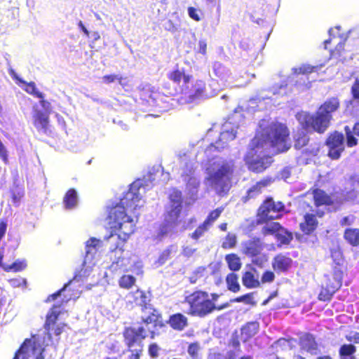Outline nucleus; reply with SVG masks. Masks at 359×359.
Segmentation results:
<instances>
[{
	"mask_svg": "<svg viewBox=\"0 0 359 359\" xmlns=\"http://www.w3.org/2000/svg\"><path fill=\"white\" fill-rule=\"evenodd\" d=\"M340 105L339 98L332 97L320 104L314 114L304 112L298 114L297 118L304 129L323 134L331 125L332 114L339 109Z\"/></svg>",
	"mask_w": 359,
	"mask_h": 359,
	"instance_id": "f03ea898",
	"label": "nucleus"
},
{
	"mask_svg": "<svg viewBox=\"0 0 359 359\" xmlns=\"http://www.w3.org/2000/svg\"><path fill=\"white\" fill-rule=\"evenodd\" d=\"M225 260L229 269L232 271H238L241 269L242 264L240 257L235 253H230L225 256Z\"/></svg>",
	"mask_w": 359,
	"mask_h": 359,
	"instance_id": "473e14b6",
	"label": "nucleus"
},
{
	"mask_svg": "<svg viewBox=\"0 0 359 359\" xmlns=\"http://www.w3.org/2000/svg\"><path fill=\"white\" fill-rule=\"evenodd\" d=\"M63 203L66 209H72L77 204V193L75 189H69L63 198Z\"/></svg>",
	"mask_w": 359,
	"mask_h": 359,
	"instance_id": "2f4dec72",
	"label": "nucleus"
},
{
	"mask_svg": "<svg viewBox=\"0 0 359 359\" xmlns=\"http://www.w3.org/2000/svg\"><path fill=\"white\" fill-rule=\"evenodd\" d=\"M22 83H23L25 86L24 88V90L29 94L32 95L38 98H43V94L36 90V85L34 82H25L24 81H20Z\"/></svg>",
	"mask_w": 359,
	"mask_h": 359,
	"instance_id": "a18cd8bd",
	"label": "nucleus"
},
{
	"mask_svg": "<svg viewBox=\"0 0 359 359\" xmlns=\"http://www.w3.org/2000/svg\"><path fill=\"white\" fill-rule=\"evenodd\" d=\"M248 166L250 170L255 173H261L268 168L262 158L248 161Z\"/></svg>",
	"mask_w": 359,
	"mask_h": 359,
	"instance_id": "e433bc0d",
	"label": "nucleus"
},
{
	"mask_svg": "<svg viewBox=\"0 0 359 359\" xmlns=\"http://www.w3.org/2000/svg\"><path fill=\"white\" fill-rule=\"evenodd\" d=\"M344 131L347 147H353L358 145V140L355 136L359 137V120L353 124L352 130L349 126H346L344 127Z\"/></svg>",
	"mask_w": 359,
	"mask_h": 359,
	"instance_id": "b1692460",
	"label": "nucleus"
},
{
	"mask_svg": "<svg viewBox=\"0 0 359 359\" xmlns=\"http://www.w3.org/2000/svg\"><path fill=\"white\" fill-rule=\"evenodd\" d=\"M236 236L233 233H228L222 243V248L224 249H231L236 247Z\"/></svg>",
	"mask_w": 359,
	"mask_h": 359,
	"instance_id": "c03bdc74",
	"label": "nucleus"
},
{
	"mask_svg": "<svg viewBox=\"0 0 359 359\" xmlns=\"http://www.w3.org/2000/svg\"><path fill=\"white\" fill-rule=\"evenodd\" d=\"M308 130L309 129H304L302 126L301 128L297 129V131L294 132L293 139L295 149H300L309 144L310 138L306 131Z\"/></svg>",
	"mask_w": 359,
	"mask_h": 359,
	"instance_id": "393cba45",
	"label": "nucleus"
},
{
	"mask_svg": "<svg viewBox=\"0 0 359 359\" xmlns=\"http://www.w3.org/2000/svg\"><path fill=\"white\" fill-rule=\"evenodd\" d=\"M325 144L327 147V156L332 160L339 159L345 149L343 133L337 130L329 133Z\"/></svg>",
	"mask_w": 359,
	"mask_h": 359,
	"instance_id": "9d476101",
	"label": "nucleus"
},
{
	"mask_svg": "<svg viewBox=\"0 0 359 359\" xmlns=\"http://www.w3.org/2000/svg\"><path fill=\"white\" fill-rule=\"evenodd\" d=\"M141 313L140 325H143L146 328L147 326L151 325L153 330H149V336L151 339H154L156 336L154 330L161 329L165 325L161 311L149 304L142 307Z\"/></svg>",
	"mask_w": 359,
	"mask_h": 359,
	"instance_id": "0eeeda50",
	"label": "nucleus"
},
{
	"mask_svg": "<svg viewBox=\"0 0 359 359\" xmlns=\"http://www.w3.org/2000/svg\"><path fill=\"white\" fill-rule=\"evenodd\" d=\"M300 349L311 355H317L320 353V345L316 341V337L310 332H304L299 337Z\"/></svg>",
	"mask_w": 359,
	"mask_h": 359,
	"instance_id": "ddd939ff",
	"label": "nucleus"
},
{
	"mask_svg": "<svg viewBox=\"0 0 359 359\" xmlns=\"http://www.w3.org/2000/svg\"><path fill=\"white\" fill-rule=\"evenodd\" d=\"M33 124L39 130L46 132L48 129L49 114L41 110H37L33 115Z\"/></svg>",
	"mask_w": 359,
	"mask_h": 359,
	"instance_id": "4be33fe9",
	"label": "nucleus"
},
{
	"mask_svg": "<svg viewBox=\"0 0 359 359\" xmlns=\"http://www.w3.org/2000/svg\"><path fill=\"white\" fill-rule=\"evenodd\" d=\"M160 348L156 343H151L148 347V353L152 358H156L159 353Z\"/></svg>",
	"mask_w": 359,
	"mask_h": 359,
	"instance_id": "052dcab7",
	"label": "nucleus"
},
{
	"mask_svg": "<svg viewBox=\"0 0 359 359\" xmlns=\"http://www.w3.org/2000/svg\"><path fill=\"white\" fill-rule=\"evenodd\" d=\"M285 209L284 204L278 201L276 202L271 197L267 198L260 205L257 210V216L263 221L268 222L278 218L277 215L272 214H278Z\"/></svg>",
	"mask_w": 359,
	"mask_h": 359,
	"instance_id": "9b49d317",
	"label": "nucleus"
},
{
	"mask_svg": "<svg viewBox=\"0 0 359 359\" xmlns=\"http://www.w3.org/2000/svg\"><path fill=\"white\" fill-rule=\"evenodd\" d=\"M148 336L147 330L143 325L137 327H126L123 331V337L128 351L130 353L128 359H140L144 348L142 341Z\"/></svg>",
	"mask_w": 359,
	"mask_h": 359,
	"instance_id": "423d86ee",
	"label": "nucleus"
},
{
	"mask_svg": "<svg viewBox=\"0 0 359 359\" xmlns=\"http://www.w3.org/2000/svg\"><path fill=\"white\" fill-rule=\"evenodd\" d=\"M180 26V20L178 17H175L172 19H168L164 25L165 30L170 32H175L178 30Z\"/></svg>",
	"mask_w": 359,
	"mask_h": 359,
	"instance_id": "49530a36",
	"label": "nucleus"
},
{
	"mask_svg": "<svg viewBox=\"0 0 359 359\" xmlns=\"http://www.w3.org/2000/svg\"><path fill=\"white\" fill-rule=\"evenodd\" d=\"M275 237L283 245L290 244L293 239L292 233L285 229L280 224V229L276 233Z\"/></svg>",
	"mask_w": 359,
	"mask_h": 359,
	"instance_id": "72a5a7b5",
	"label": "nucleus"
},
{
	"mask_svg": "<svg viewBox=\"0 0 359 359\" xmlns=\"http://www.w3.org/2000/svg\"><path fill=\"white\" fill-rule=\"evenodd\" d=\"M169 199L172 205H182V192L178 190L173 191L170 194Z\"/></svg>",
	"mask_w": 359,
	"mask_h": 359,
	"instance_id": "5fc2aeb1",
	"label": "nucleus"
},
{
	"mask_svg": "<svg viewBox=\"0 0 359 359\" xmlns=\"http://www.w3.org/2000/svg\"><path fill=\"white\" fill-rule=\"evenodd\" d=\"M136 283V278L132 275L124 274L118 280V285L121 288L129 290L132 288Z\"/></svg>",
	"mask_w": 359,
	"mask_h": 359,
	"instance_id": "4c0bfd02",
	"label": "nucleus"
},
{
	"mask_svg": "<svg viewBox=\"0 0 359 359\" xmlns=\"http://www.w3.org/2000/svg\"><path fill=\"white\" fill-rule=\"evenodd\" d=\"M273 182V179L271 177H264L252 185L246 192L243 197V201L246 202L250 199L255 198L259 196L263 190L270 186Z\"/></svg>",
	"mask_w": 359,
	"mask_h": 359,
	"instance_id": "6ab92c4d",
	"label": "nucleus"
},
{
	"mask_svg": "<svg viewBox=\"0 0 359 359\" xmlns=\"http://www.w3.org/2000/svg\"><path fill=\"white\" fill-rule=\"evenodd\" d=\"M72 280H69L67 283H66L63 287H62L61 289H60L59 290L56 291L55 293L52 294H50L46 300V302H50V301H53L55 299H56V298L60 296L62 292H66L67 290H70V287H69V285L71 284Z\"/></svg>",
	"mask_w": 359,
	"mask_h": 359,
	"instance_id": "6e6d98bb",
	"label": "nucleus"
},
{
	"mask_svg": "<svg viewBox=\"0 0 359 359\" xmlns=\"http://www.w3.org/2000/svg\"><path fill=\"white\" fill-rule=\"evenodd\" d=\"M106 246H107L109 250L107 256L111 261V264L109 267V270L112 273L127 271V267L130 264V259L123 256L125 245L106 243Z\"/></svg>",
	"mask_w": 359,
	"mask_h": 359,
	"instance_id": "6e6552de",
	"label": "nucleus"
},
{
	"mask_svg": "<svg viewBox=\"0 0 359 359\" xmlns=\"http://www.w3.org/2000/svg\"><path fill=\"white\" fill-rule=\"evenodd\" d=\"M316 67L309 65H303L299 68H296L294 69V73L296 74H310L315 72Z\"/></svg>",
	"mask_w": 359,
	"mask_h": 359,
	"instance_id": "864d4df0",
	"label": "nucleus"
},
{
	"mask_svg": "<svg viewBox=\"0 0 359 359\" xmlns=\"http://www.w3.org/2000/svg\"><path fill=\"white\" fill-rule=\"evenodd\" d=\"M141 196L140 188L131 186L124 193L118 203L111 206L108 211V224L111 229V233L104 237L106 243L125 245L130 236L135 232V222L128 216L127 210H135L138 208Z\"/></svg>",
	"mask_w": 359,
	"mask_h": 359,
	"instance_id": "f257e3e1",
	"label": "nucleus"
},
{
	"mask_svg": "<svg viewBox=\"0 0 359 359\" xmlns=\"http://www.w3.org/2000/svg\"><path fill=\"white\" fill-rule=\"evenodd\" d=\"M263 248V243L259 237L255 236L242 243V252L248 257H257L260 255Z\"/></svg>",
	"mask_w": 359,
	"mask_h": 359,
	"instance_id": "a211bd4d",
	"label": "nucleus"
},
{
	"mask_svg": "<svg viewBox=\"0 0 359 359\" xmlns=\"http://www.w3.org/2000/svg\"><path fill=\"white\" fill-rule=\"evenodd\" d=\"M275 279V274L271 271H265L262 276L261 282L262 283H271Z\"/></svg>",
	"mask_w": 359,
	"mask_h": 359,
	"instance_id": "680f3d73",
	"label": "nucleus"
},
{
	"mask_svg": "<svg viewBox=\"0 0 359 359\" xmlns=\"http://www.w3.org/2000/svg\"><path fill=\"white\" fill-rule=\"evenodd\" d=\"M232 172V169L228 164L222 165L211 175V180L212 184L215 187H219L221 189H223L226 182H230Z\"/></svg>",
	"mask_w": 359,
	"mask_h": 359,
	"instance_id": "4468645a",
	"label": "nucleus"
},
{
	"mask_svg": "<svg viewBox=\"0 0 359 359\" xmlns=\"http://www.w3.org/2000/svg\"><path fill=\"white\" fill-rule=\"evenodd\" d=\"M345 52V41L339 42L334 49L330 50V57L332 59H336L338 61L343 62L345 58L343 57V54Z\"/></svg>",
	"mask_w": 359,
	"mask_h": 359,
	"instance_id": "c9c22d12",
	"label": "nucleus"
},
{
	"mask_svg": "<svg viewBox=\"0 0 359 359\" xmlns=\"http://www.w3.org/2000/svg\"><path fill=\"white\" fill-rule=\"evenodd\" d=\"M184 302L189 306L187 313L190 316L203 318L214 313L207 291L194 290L185 297Z\"/></svg>",
	"mask_w": 359,
	"mask_h": 359,
	"instance_id": "39448f33",
	"label": "nucleus"
},
{
	"mask_svg": "<svg viewBox=\"0 0 359 359\" xmlns=\"http://www.w3.org/2000/svg\"><path fill=\"white\" fill-rule=\"evenodd\" d=\"M238 280V276L234 273H230L226 276V283L229 290L233 292H237L240 290L241 287Z\"/></svg>",
	"mask_w": 359,
	"mask_h": 359,
	"instance_id": "f704fd0d",
	"label": "nucleus"
},
{
	"mask_svg": "<svg viewBox=\"0 0 359 359\" xmlns=\"http://www.w3.org/2000/svg\"><path fill=\"white\" fill-rule=\"evenodd\" d=\"M200 344L198 342H193L189 344L187 352L192 359L200 358Z\"/></svg>",
	"mask_w": 359,
	"mask_h": 359,
	"instance_id": "3c124183",
	"label": "nucleus"
},
{
	"mask_svg": "<svg viewBox=\"0 0 359 359\" xmlns=\"http://www.w3.org/2000/svg\"><path fill=\"white\" fill-rule=\"evenodd\" d=\"M325 212L323 210H317L315 214L306 213L304 216V221L300 223L299 227L301 231L305 235H310L318 227V222L316 217L321 218L324 216Z\"/></svg>",
	"mask_w": 359,
	"mask_h": 359,
	"instance_id": "2eb2a0df",
	"label": "nucleus"
},
{
	"mask_svg": "<svg viewBox=\"0 0 359 359\" xmlns=\"http://www.w3.org/2000/svg\"><path fill=\"white\" fill-rule=\"evenodd\" d=\"M337 287H338V285H336L335 287H334L332 288L325 285V286L322 288L320 293L318 294V299L323 302L330 301L333 294L336 292Z\"/></svg>",
	"mask_w": 359,
	"mask_h": 359,
	"instance_id": "58836bf2",
	"label": "nucleus"
},
{
	"mask_svg": "<svg viewBox=\"0 0 359 359\" xmlns=\"http://www.w3.org/2000/svg\"><path fill=\"white\" fill-rule=\"evenodd\" d=\"M293 260L290 253H278L273 258L272 268L277 273H287L292 268Z\"/></svg>",
	"mask_w": 359,
	"mask_h": 359,
	"instance_id": "f3484780",
	"label": "nucleus"
},
{
	"mask_svg": "<svg viewBox=\"0 0 359 359\" xmlns=\"http://www.w3.org/2000/svg\"><path fill=\"white\" fill-rule=\"evenodd\" d=\"M130 294L133 299L132 303H134L135 305L140 306V310L144 306H147L151 304L150 299L148 297L146 292L143 290L137 289L135 292H130Z\"/></svg>",
	"mask_w": 359,
	"mask_h": 359,
	"instance_id": "cd10ccee",
	"label": "nucleus"
},
{
	"mask_svg": "<svg viewBox=\"0 0 359 359\" xmlns=\"http://www.w3.org/2000/svg\"><path fill=\"white\" fill-rule=\"evenodd\" d=\"M24 344L30 346L33 353L39 352L35 359H44L43 352L45 348L40 344L36 334L32 335L31 339H26L24 341Z\"/></svg>",
	"mask_w": 359,
	"mask_h": 359,
	"instance_id": "bb28decb",
	"label": "nucleus"
},
{
	"mask_svg": "<svg viewBox=\"0 0 359 359\" xmlns=\"http://www.w3.org/2000/svg\"><path fill=\"white\" fill-rule=\"evenodd\" d=\"M182 205L170 204V210L167 211V217L175 224H177L178 218L181 214Z\"/></svg>",
	"mask_w": 359,
	"mask_h": 359,
	"instance_id": "ea45409f",
	"label": "nucleus"
},
{
	"mask_svg": "<svg viewBox=\"0 0 359 359\" xmlns=\"http://www.w3.org/2000/svg\"><path fill=\"white\" fill-rule=\"evenodd\" d=\"M359 172H354L346 180L345 186L341 191V198L339 203L343 202L353 201L359 196Z\"/></svg>",
	"mask_w": 359,
	"mask_h": 359,
	"instance_id": "f8f14e48",
	"label": "nucleus"
},
{
	"mask_svg": "<svg viewBox=\"0 0 359 359\" xmlns=\"http://www.w3.org/2000/svg\"><path fill=\"white\" fill-rule=\"evenodd\" d=\"M224 207L221 206L210 212L208 217L203 222L205 224L208 225L217 219L224 211Z\"/></svg>",
	"mask_w": 359,
	"mask_h": 359,
	"instance_id": "8fccbe9b",
	"label": "nucleus"
},
{
	"mask_svg": "<svg viewBox=\"0 0 359 359\" xmlns=\"http://www.w3.org/2000/svg\"><path fill=\"white\" fill-rule=\"evenodd\" d=\"M60 306L59 304H54L46 316L43 327L50 339H52L53 335L59 337L67 327V324L65 323H57L59 316L61 314V311L58 310Z\"/></svg>",
	"mask_w": 359,
	"mask_h": 359,
	"instance_id": "1a4fd4ad",
	"label": "nucleus"
},
{
	"mask_svg": "<svg viewBox=\"0 0 359 359\" xmlns=\"http://www.w3.org/2000/svg\"><path fill=\"white\" fill-rule=\"evenodd\" d=\"M24 196V190L22 188L17 187L15 191L11 192V199L13 203H18Z\"/></svg>",
	"mask_w": 359,
	"mask_h": 359,
	"instance_id": "bf43d9fd",
	"label": "nucleus"
},
{
	"mask_svg": "<svg viewBox=\"0 0 359 359\" xmlns=\"http://www.w3.org/2000/svg\"><path fill=\"white\" fill-rule=\"evenodd\" d=\"M168 323L173 330L182 331L188 325V319L182 313H177L169 317Z\"/></svg>",
	"mask_w": 359,
	"mask_h": 359,
	"instance_id": "5701e85b",
	"label": "nucleus"
},
{
	"mask_svg": "<svg viewBox=\"0 0 359 359\" xmlns=\"http://www.w3.org/2000/svg\"><path fill=\"white\" fill-rule=\"evenodd\" d=\"M27 266V264L25 261L17 260L11 265L4 266V271L8 272L13 271L15 272L21 271L24 270Z\"/></svg>",
	"mask_w": 359,
	"mask_h": 359,
	"instance_id": "09e8293b",
	"label": "nucleus"
},
{
	"mask_svg": "<svg viewBox=\"0 0 359 359\" xmlns=\"http://www.w3.org/2000/svg\"><path fill=\"white\" fill-rule=\"evenodd\" d=\"M213 72L216 76L224 79L228 75V69L220 62H215L213 64Z\"/></svg>",
	"mask_w": 359,
	"mask_h": 359,
	"instance_id": "de8ad7c7",
	"label": "nucleus"
},
{
	"mask_svg": "<svg viewBox=\"0 0 359 359\" xmlns=\"http://www.w3.org/2000/svg\"><path fill=\"white\" fill-rule=\"evenodd\" d=\"M137 94L143 104H150L156 101V93L150 83H141L137 87Z\"/></svg>",
	"mask_w": 359,
	"mask_h": 359,
	"instance_id": "412c9836",
	"label": "nucleus"
},
{
	"mask_svg": "<svg viewBox=\"0 0 359 359\" xmlns=\"http://www.w3.org/2000/svg\"><path fill=\"white\" fill-rule=\"evenodd\" d=\"M208 359H235L233 353H229L228 356H224L220 353H212L208 355Z\"/></svg>",
	"mask_w": 359,
	"mask_h": 359,
	"instance_id": "338daca9",
	"label": "nucleus"
},
{
	"mask_svg": "<svg viewBox=\"0 0 359 359\" xmlns=\"http://www.w3.org/2000/svg\"><path fill=\"white\" fill-rule=\"evenodd\" d=\"M356 351V347L353 344H343L339 350V353L340 357L344 358L346 356H351Z\"/></svg>",
	"mask_w": 359,
	"mask_h": 359,
	"instance_id": "603ef678",
	"label": "nucleus"
},
{
	"mask_svg": "<svg viewBox=\"0 0 359 359\" xmlns=\"http://www.w3.org/2000/svg\"><path fill=\"white\" fill-rule=\"evenodd\" d=\"M242 283L248 289L257 288L260 286V282L253 272L247 271L243 273Z\"/></svg>",
	"mask_w": 359,
	"mask_h": 359,
	"instance_id": "c85d7f7f",
	"label": "nucleus"
},
{
	"mask_svg": "<svg viewBox=\"0 0 359 359\" xmlns=\"http://www.w3.org/2000/svg\"><path fill=\"white\" fill-rule=\"evenodd\" d=\"M27 344H24V343L20 346V347L16 351L13 359H27L25 356V346Z\"/></svg>",
	"mask_w": 359,
	"mask_h": 359,
	"instance_id": "774afa93",
	"label": "nucleus"
},
{
	"mask_svg": "<svg viewBox=\"0 0 359 359\" xmlns=\"http://www.w3.org/2000/svg\"><path fill=\"white\" fill-rule=\"evenodd\" d=\"M344 238L352 246L359 245V229H346L344 233Z\"/></svg>",
	"mask_w": 359,
	"mask_h": 359,
	"instance_id": "7c9ffc66",
	"label": "nucleus"
},
{
	"mask_svg": "<svg viewBox=\"0 0 359 359\" xmlns=\"http://www.w3.org/2000/svg\"><path fill=\"white\" fill-rule=\"evenodd\" d=\"M199 13H201L200 11H198L196 8H195L194 7H192V6H189L188 8V14H189V16L194 20L195 21H200L201 20V15L199 14Z\"/></svg>",
	"mask_w": 359,
	"mask_h": 359,
	"instance_id": "69168bd1",
	"label": "nucleus"
},
{
	"mask_svg": "<svg viewBox=\"0 0 359 359\" xmlns=\"http://www.w3.org/2000/svg\"><path fill=\"white\" fill-rule=\"evenodd\" d=\"M309 191L312 194L313 203L317 208L320 206H333L337 203L332 194L326 193L323 189L311 188Z\"/></svg>",
	"mask_w": 359,
	"mask_h": 359,
	"instance_id": "dca6fc26",
	"label": "nucleus"
},
{
	"mask_svg": "<svg viewBox=\"0 0 359 359\" xmlns=\"http://www.w3.org/2000/svg\"><path fill=\"white\" fill-rule=\"evenodd\" d=\"M100 243V241L94 237H92L90 239H88L86 245V253L88 254L90 252L91 248L95 249L96 247L99 245Z\"/></svg>",
	"mask_w": 359,
	"mask_h": 359,
	"instance_id": "e2e57ef3",
	"label": "nucleus"
},
{
	"mask_svg": "<svg viewBox=\"0 0 359 359\" xmlns=\"http://www.w3.org/2000/svg\"><path fill=\"white\" fill-rule=\"evenodd\" d=\"M235 137V135L229 131L222 132L215 143H211L207 147L205 151L209 154L215 151H221L228 146L229 141L233 140Z\"/></svg>",
	"mask_w": 359,
	"mask_h": 359,
	"instance_id": "aec40b11",
	"label": "nucleus"
},
{
	"mask_svg": "<svg viewBox=\"0 0 359 359\" xmlns=\"http://www.w3.org/2000/svg\"><path fill=\"white\" fill-rule=\"evenodd\" d=\"M280 229V223L278 222H272L270 224H268L264 226L262 228L261 233L264 236H267L269 235L276 236V233H278V231Z\"/></svg>",
	"mask_w": 359,
	"mask_h": 359,
	"instance_id": "a19ab883",
	"label": "nucleus"
},
{
	"mask_svg": "<svg viewBox=\"0 0 359 359\" xmlns=\"http://www.w3.org/2000/svg\"><path fill=\"white\" fill-rule=\"evenodd\" d=\"M206 226L207 224H205L204 222L198 226L196 229L191 233V237L194 240H198L207 230Z\"/></svg>",
	"mask_w": 359,
	"mask_h": 359,
	"instance_id": "13d9d810",
	"label": "nucleus"
},
{
	"mask_svg": "<svg viewBox=\"0 0 359 359\" xmlns=\"http://www.w3.org/2000/svg\"><path fill=\"white\" fill-rule=\"evenodd\" d=\"M205 270V268H198L192 275L189 278V283L194 284L197 280L202 277V272Z\"/></svg>",
	"mask_w": 359,
	"mask_h": 359,
	"instance_id": "0e129e2a",
	"label": "nucleus"
},
{
	"mask_svg": "<svg viewBox=\"0 0 359 359\" xmlns=\"http://www.w3.org/2000/svg\"><path fill=\"white\" fill-rule=\"evenodd\" d=\"M352 99L359 103V79H355L351 88Z\"/></svg>",
	"mask_w": 359,
	"mask_h": 359,
	"instance_id": "4d7b16f0",
	"label": "nucleus"
},
{
	"mask_svg": "<svg viewBox=\"0 0 359 359\" xmlns=\"http://www.w3.org/2000/svg\"><path fill=\"white\" fill-rule=\"evenodd\" d=\"M290 135V130L285 123L275 121L266 127L263 141L276 149L277 153H283L291 147Z\"/></svg>",
	"mask_w": 359,
	"mask_h": 359,
	"instance_id": "20e7f679",
	"label": "nucleus"
},
{
	"mask_svg": "<svg viewBox=\"0 0 359 359\" xmlns=\"http://www.w3.org/2000/svg\"><path fill=\"white\" fill-rule=\"evenodd\" d=\"M177 251V246L175 245H171L165 249L159 255L158 262L161 264H164L170 257L172 252Z\"/></svg>",
	"mask_w": 359,
	"mask_h": 359,
	"instance_id": "37998d69",
	"label": "nucleus"
},
{
	"mask_svg": "<svg viewBox=\"0 0 359 359\" xmlns=\"http://www.w3.org/2000/svg\"><path fill=\"white\" fill-rule=\"evenodd\" d=\"M168 78L173 83L180 84L181 99L186 103H192L205 95L206 83L203 79H196L190 83L192 76L186 74L184 70L176 69L168 74Z\"/></svg>",
	"mask_w": 359,
	"mask_h": 359,
	"instance_id": "7ed1b4c3",
	"label": "nucleus"
},
{
	"mask_svg": "<svg viewBox=\"0 0 359 359\" xmlns=\"http://www.w3.org/2000/svg\"><path fill=\"white\" fill-rule=\"evenodd\" d=\"M259 328V323L257 321L248 322L242 326L241 329V336L243 338V342H246L253 337Z\"/></svg>",
	"mask_w": 359,
	"mask_h": 359,
	"instance_id": "a878e982",
	"label": "nucleus"
},
{
	"mask_svg": "<svg viewBox=\"0 0 359 359\" xmlns=\"http://www.w3.org/2000/svg\"><path fill=\"white\" fill-rule=\"evenodd\" d=\"M343 276V271L339 269H336L334 270L332 276L327 278L325 285L332 288L335 287V286L338 285V287L336 288L337 292L342 285Z\"/></svg>",
	"mask_w": 359,
	"mask_h": 359,
	"instance_id": "c756f323",
	"label": "nucleus"
},
{
	"mask_svg": "<svg viewBox=\"0 0 359 359\" xmlns=\"http://www.w3.org/2000/svg\"><path fill=\"white\" fill-rule=\"evenodd\" d=\"M219 297V294H217V293H211V294H209V300H210L212 303V305H213V306H212V309L213 311V312H215V311H220L224 309H226L229 306V302H225V303H223V304H216V302L218 300Z\"/></svg>",
	"mask_w": 359,
	"mask_h": 359,
	"instance_id": "79ce46f5",
	"label": "nucleus"
}]
</instances>
